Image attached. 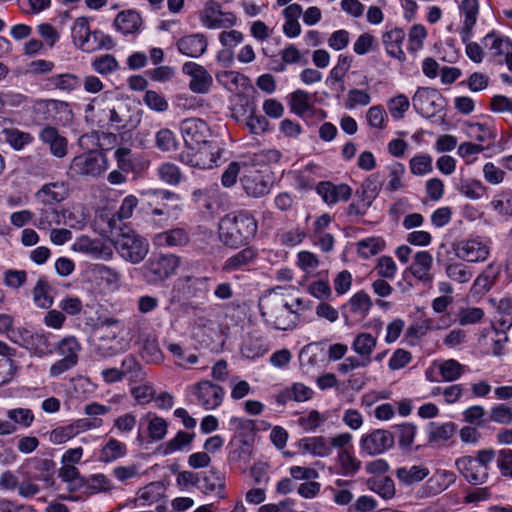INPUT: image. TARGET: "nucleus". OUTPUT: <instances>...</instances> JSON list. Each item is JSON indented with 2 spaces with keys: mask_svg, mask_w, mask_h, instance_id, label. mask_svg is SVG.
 <instances>
[{
  "mask_svg": "<svg viewBox=\"0 0 512 512\" xmlns=\"http://www.w3.org/2000/svg\"><path fill=\"white\" fill-rule=\"evenodd\" d=\"M258 224L247 211H235L226 214L219 222V239L227 247L238 248L256 235Z\"/></svg>",
  "mask_w": 512,
  "mask_h": 512,
  "instance_id": "obj_1",
  "label": "nucleus"
},
{
  "mask_svg": "<svg viewBox=\"0 0 512 512\" xmlns=\"http://www.w3.org/2000/svg\"><path fill=\"white\" fill-rule=\"evenodd\" d=\"M259 309L264 323L276 330H293L300 316L283 294L269 292L259 299Z\"/></svg>",
  "mask_w": 512,
  "mask_h": 512,
  "instance_id": "obj_2",
  "label": "nucleus"
},
{
  "mask_svg": "<svg viewBox=\"0 0 512 512\" xmlns=\"http://www.w3.org/2000/svg\"><path fill=\"white\" fill-rule=\"evenodd\" d=\"M140 195L146 199V206L149 211L146 212V221L154 228H164L168 225L171 217L177 218L181 207L180 205H170L163 203L160 207V202H180V196L172 191L166 189H145L141 190Z\"/></svg>",
  "mask_w": 512,
  "mask_h": 512,
  "instance_id": "obj_3",
  "label": "nucleus"
},
{
  "mask_svg": "<svg viewBox=\"0 0 512 512\" xmlns=\"http://www.w3.org/2000/svg\"><path fill=\"white\" fill-rule=\"evenodd\" d=\"M496 452L493 449H482L475 455H466L455 461V466L461 476L472 485H481L489 478V466Z\"/></svg>",
  "mask_w": 512,
  "mask_h": 512,
  "instance_id": "obj_4",
  "label": "nucleus"
},
{
  "mask_svg": "<svg viewBox=\"0 0 512 512\" xmlns=\"http://www.w3.org/2000/svg\"><path fill=\"white\" fill-rule=\"evenodd\" d=\"M180 263V257L174 254L154 255L142 266V275L148 283L157 284L174 275Z\"/></svg>",
  "mask_w": 512,
  "mask_h": 512,
  "instance_id": "obj_5",
  "label": "nucleus"
},
{
  "mask_svg": "<svg viewBox=\"0 0 512 512\" xmlns=\"http://www.w3.org/2000/svg\"><path fill=\"white\" fill-rule=\"evenodd\" d=\"M114 247L123 259L133 264L141 262L149 251L147 240L133 230L119 234Z\"/></svg>",
  "mask_w": 512,
  "mask_h": 512,
  "instance_id": "obj_6",
  "label": "nucleus"
},
{
  "mask_svg": "<svg viewBox=\"0 0 512 512\" xmlns=\"http://www.w3.org/2000/svg\"><path fill=\"white\" fill-rule=\"evenodd\" d=\"M106 155L98 150H90L73 158L70 171L73 175L98 177L108 169Z\"/></svg>",
  "mask_w": 512,
  "mask_h": 512,
  "instance_id": "obj_7",
  "label": "nucleus"
},
{
  "mask_svg": "<svg viewBox=\"0 0 512 512\" xmlns=\"http://www.w3.org/2000/svg\"><path fill=\"white\" fill-rule=\"evenodd\" d=\"M88 277L93 288L102 295H109L121 287V273L104 264H92L88 270Z\"/></svg>",
  "mask_w": 512,
  "mask_h": 512,
  "instance_id": "obj_8",
  "label": "nucleus"
},
{
  "mask_svg": "<svg viewBox=\"0 0 512 512\" xmlns=\"http://www.w3.org/2000/svg\"><path fill=\"white\" fill-rule=\"evenodd\" d=\"M224 150L216 143L209 142L199 147L197 151H186L180 154L181 162L199 169H211L217 166Z\"/></svg>",
  "mask_w": 512,
  "mask_h": 512,
  "instance_id": "obj_9",
  "label": "nucleus"
},
{
  "mask_svg": "<svg viewBox=\"0 0 512 512\" xmlns=\"http://www.w3.org/2000/svg\"><path fill=\"white\" fill-rule=\"evenodd\" d=\"M482 44L492 61L505 64L512 72V40L509 37L491 31L483 37Z\"/></svg>",
  "mask_w": 512,
  "mask_h": 512,
  "instance_id": "obj_10",
  "label": "nucleus"
},
{
  "mask_svg": "<svg viewBox=\"0 0 512 512\" xmlns=\"http://www.w3.org/2000/svg\"><path fill=\"white\" fill-rule=\"evenodd\" d=\"M199 20L207 29H226L235 25L236 17L232 12L221 10V4L207 0L199 12Z\"/></svg>",
  "mask_w": 512,
  "mask_h": 512,
  "instance_id": "obj_11",
  "label": "nucleus"
},
{
  "mask_svg": "<svg viewBox=\"0 0 512 512\" xmlns=\"http://www.w3.org/2000/svg\"><path fill=\"white\" fill-rule=\"evenodd\" d=\"M34 110L42 120L53 124H66L73 118L70 105L61 100H38L34 105Z\"/></svg>",
  "mask_w": 512,
  "mask_h": 512,
  "instance_id": "obj_12",
  "label": "nucleus"
},
{
  "mask_svg": "<svg viewBox=\"0 0 512 512\" xmlns=\"http://www.w3.org/2000/svg\"><path fill=\"white\" fill-rule=\"evenodd\" d=\"M456 256L466 262L478 263L485 261L490 255L489 241L480 236L458 241L454 245Z\"/></svg>",
  "mask_w": 512,
  "mask_h": 512,
  "instance_id": "obj_13",
  "label": "nucleus"
},
{
  "mask_svg": "<svg viewBox=\"0 0 512 512\" xmlns=\"http://www.w3.org/2000/svg\"><path fill=\"white\" fill-rule=\"evenodd\" d=\"M192 394L203 409L214 410L222 404L225 390L209 380H202L192 386Z\"/></svg>",
  "mask_w": 512,
  "mask_h": 512,
  "instance_id": "obj_14",
  "label": "nucleus"
},
{
  "mask_svg": "<svg viewBox=\"0 0 512 512\" xmlns=\"http://www.w3.org/2000/svg\"><path fill=\"white\" fill-rule=\"evenodd\" d=\"M180 131L185 145L194 150L199 145H207L210 128L205 121L199 118H187L180 124Z\"/></svg>",
  "mask_w": 512,
  "mask_h": 512,
  "instance_id": "obj_15",
  "label": "nucleus"
},
{
  "mask_svg": "<svg viewBox=\"0 0 512 512\" xmlns=\"http://www.w3.org/2000/svg\"><path fill=\"white\" fill-rule=\"evenodd\" d=\"M71 249L97 260L109 261L113 258V249L110 245L101 239H93L87 235L76 238Z\"/></svg>",
  "mask_w": 512,
  "mask_h": 512,
  "instance_id": "obj_16",
  "label": "nucleus"
},
{
  "mask_svg": "<svg viewBox=\"0 0 512 512\" xmlns=\"http://www.w3.org/2000/svg\"><path fill=\"white\" fill-rule=\"evenodd\" d=\"M394 445L393 434L385 429H374L362 435L360 439L361 450L371 456L382 454Z\"/></svg>",
  "mask_w": 512,
  "mask_h": 512,
  "instance_id": "obj_17",
  "label": "nucleus"
},
{
  "mask_svg": "<svg viewBox=\"0 0 512 512\" xmlns=\"http://www.w3.org/2000/svg\"><path fill=\"white\" fill-rule=\"evenodd\" d=\"M240 182L245 193L252 198H261L269 194L272 185L268 175L253 168L243 171Z\"/></svg>",
  "mask_w": 512,
  "mask_h": 512,
  "instance_id": "obj_18",
  "label": "nucleus"
},
{
  "mask_svg": "<svg viewBox=\"0 0 512 512\" xmlns=\"http://www.w3.org/2000/svg\"><path fill=\"white\" fill-rule=\"evenodd\" d=\"M416 111L425 117H432L442 108V96L434 88H418L412 98Z\"/></svg>",
  "mask_w": 512,
  "mask_h": 512,
  "instance_id": "obj_19",
  "label": "nucleus"
},
{
  "mask_svg": "<svg viewBox=\"0 0 512 512\" xmlns=\"http://www.w3.org/2000/svg\"><path fill=\"white\" fill-rule=\"evenodd\" d=\"M182 72L190 77L189 88L192 92L197 94L209 92L213 78L204 66L196 62H186L182 66Z\"/></svg>",
  "mask_w": 512,
  "mask_h": 512,
  "instance_id": "obj_20",
  "label": "nucleus"
},
{
  "mask_svg": "<svg viewBox=\"0 0 512 512\" xmlns=\"http://www.w3.org/2000/svg\"><path fill=\"white\" fill-rule=\"evenodd\" d=\"M70 189L64 181H55L42 185L34 194L35 199L44 206L63 202L69 197Z\"/></svg>",
  "mask_w": 512,
  "mask_h": 512,
  "instance_id": "obj_21",
  "label": "nucleus"
},
{
  "mask_svg": "<svg viewBox=\"0 0 512 512\" xmlns=\"http://www.w3.org/2000/svg\"><path fill=\"white\" fill-rule=\"evenodd\" d=\"M124 349L123 339L112 329L106 328L94 344V353L101 358L113 357Z\"/></svg>",
  "mask_w": 512,
  "mask_h": 512,
  "instance_id": "obj_22",
  "label": "nucleus"
},
{
  "mask_svg": "<svg viewBox=\"0 0 512 512\" xmlns=\"http://www.w3.org/2000/svg\"><path fill=\"white\" fill-rule=\"evenodd\" d=\"M40 141L48 146L50 153L56 158H64L68 153V140L57 128L46 125L39 132Z\"/></svg>",
  "mask_w": 512,
  "mask_h": 512,
  "instance_id": "obj_23",
  "label": "nucleus"
},
{
  "mask_svg": "<svg viewBox=\"0 0 512 512\" xmlns=\"http://www.w3.org/2000/svg\"><path fill=\"white\" fill-rule=\"evenodd\" d=\"M208 47L207 37L203 33H192L180 37L176 41V48L179 53L190 58H199Z\"/></svg>",
  "mask_w": 512,
  "mask_h": 512,
  "instance_id": "obj_24",
  "label": "nucleus"
},
{
  "mask_svg": "<svg viewBox=\"0 0 512 512\" xmlns=\"http://www.w3.org/2000/svg\"><path fill=\"white\" fill-rule=\"evenodd\" d=\"M317 193L327 205H334L338 202H346L352 196V188L345 183L333 184L329 181L318 183Z\"/></svg>",
  "mask_w": 512,
  "mask_h": 512,
  "instance_id": "obj_25",
  "label": "nucleus"
},
{
  "mask_svg": "<svg viewBox=\"0 0 512 512\" xmlns=\"http://www.w3.org/2000/svg\"><path fill=\"white\" fill-rule=\"evenodd\" d=\"M189 241L190 234L182 227H176L157 233L152 238L154 246L159 248L183 247L187 245Z\"/></svg>",
  "mask_w": 512,
  "mask_h": 512,
  "instance_id": "obj_26",
  "label": "nucleus"
},
{
  "mask_svg": "<svg viewBox=\"0 0 512 512\" xmlns=\"http://www.w3.org/2000/svg\"><path fill=\"white\" fill-rule=\"evenodd\" d=\"M460 11L464 19L459 34L462 42H467L472 38L473 28L477 23L479 14L478 0H462Z\"/></svg>",
  "mask_w": 512,
  "mask_h": 512,
  "instance_id": "obj_27",
  "label": "nucleus"
},
{
  "mask_svg": "<svg viewBox=\"0 0 512 512\" xmlns=\"http://www.w3.org/2000/svg\"><path fill=\"white\" fill-rule=\"evenodd\" d=\"M196 485L204 494H215L221 499L225 498V476L215 469L204 472L203 475L197 479Z\"/></svg>",
  "mask_w": 512,
  "mask_h": 512,
  "instance_id": "obj_28",
  "label": "nucleus"
},
{
  "mask_svg": "<svg viewBox=\"0 0 512 512\" xmlns=\"http://www.w3.org/2000/svg\"><path fill=\"white\" fill-rule=\"evenodd\" d=\"M433 265V257L428 251H418L413 258V263L408 268V271L418 281L427 284L433 280L431 273Z\"/></svg>",
  "mask_w": 512,
  "mask_h": 512,
  "instance_id": "obj_29",
  "label": "nucleus"
},
{
  "mask_svg": "<svg viewBox=\"0 0 512 512\" xmlns=\"http://www.w3.org/2000/svg\"><path fill=\"white\" fill-rule=\"evenodd\" d=\"M89 220V213L82 204H71L61 208V225L70 229L81 230Z\"/></svg>",
  "mask_w": 512,
  "mask_h": 512,
  "instance_id": "obj_30",
  "label": "nucleus"
},
{
  "mask_svg": "<svg viewBox=\"0 0 512 512\" xmlns=\"http://www.w3.org/2000/svg\"><path fill=\"white\" fill-rule=\"evenodd\" d=\"M405 36V31L399 27L387 30L382 35V43L386 53L399 61H404L406 58L405 52L402 49Z\"/></svg>",
  "mask_w": 512,
  "mask_h": 512,
  "instance_id": "obj_31",
  "label": "nucleus"
},
{
  "mask_svg": "<svg viewBox=\"0 0 512 512\" xmlns=\"http://www.w3.org/2000/svg\"><path fill=\"white\" fill-rule=\"evenodd\" d=\"M257 258V251L252 247H246L234 255L228 257L222 266L226 273H232L246 269Z\"/></svg>",
  "mask_w": 512,
  "mask_h": 512,
  "instance_id": "obj_32",
  "label": "nucleus"
},
{
  "mask_svg": "<svg viewBox=\"0 0 512 512\" xmlns=\"http://www.w3.org/2000/svg\"><path fill=\"white\" fill-rule=\"evenodd\" d=\"M372 307V300L370 296L364 291L356 292L348 302L343 305L342 313L347 317V312L359 318H365Z\"/></svg>",
  "mask_w": 512,
  "mask_h": 512,
  "instance_id": "obj_33",
  "label": "nucleus"
},
{
  "mask_svg": "<svg viewBox=\"0 0 512 512\" xmlns=\"http://www.w3.org/2000/svg\"><path fill=\"white\" fill-rule=\"evenodd\" d=\"M52 286L45 276H40L32 290L33 302L40 309H49L54 303Z\"/></svg>",
  "mask_w": 512,
  "mask_h": 512,
  "instance_id": "obj_34",
  "label": "nucleus"
},
{
  "mask_svg": "<svg viewBox=\"0 0 512 512\" xmlns=\"http://www.w3.org/2000/svg\"><path fill=\"white\" fill-rule=\"evenodd\" d=\"M54 350L59 356H61V358L69 360L77 365L82 346L75 336L68 335L57 342Z\"/></svg>",
  "mask_w": 512,
  "mask_h": 512,
  "instance_id": "obj_35",
  "label": "nucleus"
},
{
  "mask_svg": "<svg viewBox=\"0 0 512 512\" xmlns=\"http://www.w3.org/2000/svg\"><path fill=\"white\" fill-rule=\"evenodd\" d=\"M142 23L141 16L134 10H125L116 16L115 28L124 35L133 34L139 31Z\"/></svg>",
  "mask_w": 512,
  "mask_h": 512,
  "instance_id": "obj_36",
  "label": "nucleus"
},
{
  "mask_svg": "<svg viewBox=\"0 0 512 512\" xmlns=\"http://www.w3.org/2000/svg\"><path fill=\"white\" fill-rule=\"evenodd\" d=\"M51 333H31L27 349L30 353L37 357H45L51 355L54 351V347L50 341Z\"/></svg>",
  "mask_w": 512,
  "mask_h": 512,
  "instance_id": "obj_37",
  "label": "nucleus"
},
{
  "mask_svg": "<svg viewBox=\"0 0 512 512\" xmlns=\"http://www.w3.org/2000/svg\"><path fill=\"white\" fill-rule=\"evenodd\" d=\"M269 350L265 339L256 334H249L243 341L241 353L247 359H256L264 356Z\"/></svg>",
  "mask_w": 512,
  "mask_h": 512,
  "instance_id": "obj_38",
  "label": "nucleus"
},
{
  "mask_svg": "<svg viewBox=\"0 0 512 512\" xmlns=\"http://www.w3.org/2000/svg\"><path fill=\"white\" fill-rule=\"evenodd\" d=\"M385 192L394 193L405 187L403 182L406 173L405 166L400 162H393L386 167Z\"/></svg>",
  "mask_w": 512,
  "mask_h": 512,
  "instance_id": "obj_39",
  "label": "nucleus"
},
{
  "mask_svg": "<svg viewBox=\"0 0 512 512\" xmlns=\"http://www.w3.org/2000/svg\"><path fill=\"white\" fill-rule=\"evenodd\" d=\"M311 95L301 89L292 92L289 95V107L292 113L299 117H304L314 109L311 103Z\"/></svg>",
  "mask_w": 512,
  "mask_h": 512,
  "instance_id": "obj_40",
  "label": "nucleus"
},
{
  "mask_svg": "<svg viewBox=\"0 0 512 512\" xmlns=\"http://www.w3.org/2000/svg\"><path fill=\"white\" fill-rule=\"evenodd\" d=\"M126 454L127 446L125 443L116 438H109L100 449L99 460L103 463H111L123 458Z\"/></svg>",
  "mask_w": 512,
  "mask_h": 512,
  "instance_id": "obj_41",
  "label": "nucleus"
},
{
  "mask_svg": "<svg viewBox=\"0 0 512 512\" xmlns=\"http://www.w3.org/2000/svg\"><path fill=\"white\" fill-rule=\"evenodd\" d=\"M123 379L128 378L130 384L141 383L146 379V373L133 355H126L121 361Z\"/></svg>",
  "mask_w": 512,
  "mask_h": 512,
  "instance_id": "obj_42",
  "label": "nucleus"
},
{
  "mask_svg": "<svg viewBox=\"0 0 512 512\" xmlns=\"http://www.w3.org/2000/svg\"><path fill=\"white\" fill-rule=\"evenodd\" d=\"M1 138L17 151L23 150L25 146L30 145L34 140V137L30 133L14 127L4 128L1 131Z\"/></svg>",
  "mask_w": 512,
  "mask_h": 512,
  "instance_id": "obj_43",
  "label": "nucleus"
},
{
  "mask_svg": "<svg viewBox=\"0 0 512 512\" xmlns=\"http://www.w3.org/2000/svg\"><path fill=\"white\" fill-rule=\"evenodd\" d=\"M377 338L370 333L362 332L355 336L352 350L361 358L371 363V355L376 347Z\"/></svg>",
  "mask_w": 512,
  "mask_h": 512,
  "instance_id": "obj_44",
  "label": "nucleus"
},
{
  "mask_svg": "<svg viewBox=\"0 0 512 512\" xmlns=\"http://www.w3.org/2000/svg\"><path fill=\"white\" fill-rule=\"evenodd\" d=\"M114 45L115 44L111 36L100 30H94L90 32L86 41L81 43V50L83 52L91 53L101 49H112Z\"/></svg>",
  "mask_w": 512,
  "mask_h": 512,
  "instance_id": "obj_45",
  "label": "nucleus"
},
{
  "mask_svg": "<svg viewBox=\"0 0 512 512\" xmlns=\"http://www.w3.org/2000/svg\"><path fill=\"white\" fill-rule=\"evenodd\" d=\"M54 225L61 226V209L56 207L40 209L34 226L41 231H49Z\"/></svg>",
  "mask_w": 512,
  "mask_h": 512,
  "instance_id": "obj_46",
  "label": "nucleus"
},
{
  "mask_svg": "<svg viewBox=\"0 0 512 512\" xmlns=\"http://www.w3.org/2000/svg\"><path fill=\"white\" fill-rule=\"evenodd\" d=\"M430 471L426 466L413 465L410 467H400L396 470V476L400 482L406 485H412L420 482L429 475Z\"/></svg>",
  "mask_w": 512,
  "mask_h": 512,
  "instance_id": "obj_47",
  "label": "nucleus"
},
{
  "mask_svg": "<svg viewBox=\"0 0 512 512\" xmlns=\"http://www.w3.org/2000/svg\"><path fill=\"white\" fill-rule=\"evenodd\" d=\"M219 84L230 92H237L247 85V77L237 71H222L216 74Z\"/></svg>",
  "mask_w": 512,
  "mask_h": 512,
  "instance_id": "obj_48",
  "label": "nucleus"
},
{
  "mask_svg": "<svg viewBox=\"0 0 512 512\" xmlns=\"http://www.w3.org/2000/svg\"><path fill=\"white\" fill-rule=\"evenodd\" d=\"M300 448L317 457H326L331 454L329 443L322 437H306L300 441Z\"/></svg>",
  "mask_w": 512,
  "mask_h": 512,
  "instance_id": "obj_49",
  "label": "nucleus"
},
{
  "mask_svg": "<svg viewBox=\"0 0 512 512\" xmlns=\"http://www.w3.org/2000/svg\"><path fill=\"white\" fill-rule=\"evenodd\" d=\"M59 478L67 484L70 492H76L84 487V477L74 465H62L59 469Z\"/></svg>",
  "mask_w": 512,
  "mask_h": 512,
  "instance_id": "obj_50",
  "label": "nucleus"
},
{
  "mask_svg": "<svg viewBox=\"0 0 512 512\" xmlns=\"http://www.w3.org/2000/svg\"><path fill=\"white\" fill-rule=\"evenodd\" d=\"M191 297H201L208 291L209 277L183 276L178 279Z\"/></svg>",
  "mask_w": 512,
  "mask_h": 512,
  "instance_id": "obj_51",
  "label": "nucleus"
},
{
  "mask_svg": "<svg viewBox=\"0 0 512 512\" xmlns=\"http://www.w3.org/2000/svg\"><path fill=\"white\" fill-rule=\"evenodd\" d=\"M367 487L384 500L392 499L396 493L394 481L389 477L370 478L367 480Z\"/></svg>",
  "mask_w": 512,
  "mask_h": 512,
  "instance_id": "obj_52",
  "label": "nucleus"
},
{
  "mask_svg": "<svg viewBox=\"0 0 512 512\" xmlns=\"http://www.w3.org/2000/svg\"><path fill=\"white\" fill-rule=\"evenodd\" d=\"M484 317L485 311L476 306H462L456 314V320L460 326L479 324Z\"/></svg>",
  "mask_w": 512,
  "mask_h": 512,
  "instance_id": "obj_53",
  "label": "nucleus"
},
{
  "mask_svg": "<svg viewBox=\"0 0 512 512\" xmlns=\"http://www.w3.org/2000/svg\"><path fill=\"white\" fill-rule=\"evenodd\" d=\"M438 371L443 381L458 380L465 372V366L455 359H447L438 364Z\"/></svg>",
  "mask_w": 512,
  "mask_h": 512,
  "instance_id": "obj_54",
  "label": "nucleus"
},
{
  "mask_svg": "<svg viewBox=\"0 0 512 512\" xmlns=\"http://www.w3.org/2000/svg\"><path fill=\"white\" fill-rule=\"evenodd\" d=\"M491 268L492 265H489L483 273L476 277L469 291L470 297L480 298L492 288L495 276L488 273Z\"/></svg>",
  "mask_w": 512,
  "mask_h": 512,
  "instance_id": "obj_55",
  "label": "nucleus"
},
{
  "mask_svg": "<svg viewBox=\"0 0 512 512\" xmlns=\"http://www.w3.org/2000/svg\"><path fill=\"white\" fill-rule=\"evenodd\" d=\"M455 432V426L451 422H430L428 425L429 439L431 442L441 443L449 440Z\"/></svg>",
  "mask_w": 512,
  "mask_h": 512,
  "instance_id": "obj_56",
  "label": "nucleus"
},
{
  "mask_svg": "<svg viewBox=\"0 0 512 512\" xmlns=\"http://www.w3.org/2000/svg\"><path fill=\"white\" fill-rule=\"evenodd\" d=\"M385 247V241L380 237H368L358 241L357 253L363 259H368L381 252Z\"/></svg>",
  "mask_w": 512,
  "mask_h": 512,
  "instance_id": "obj_57",
  "label": "nucleus"
},
{
  "mask_svg": "<svg viewBox=\"0 0 512 512\" xmlns=\"http://www.w3.org/2000/svg\"><path fill=\"white\" fill-rule=\"evenodd\" d=\"M130 394L138 404L145 405L154 399L156 391L152 383L143 381L141 383L132 384Z\"/></svg>",
  "mask_w": 512,
  "mask_h": 512,
  "instance_id": "obj_58",
  "label": "nucleus"
},
{
  "mask_svg": "<svg viewBox=\"0 0 512 512\" xmlns=\"http://www.w3.org/2000/svg\"><path fill=\"white\" fill-rule=\"evenodd\" d=\"M432 156L419 153L413 156L409 161L410 172L415 176H424L433 171Z\"/></svg>",
  "mask_w": 512,
  "mask_h": 512,
  "instance_id": "obj_59",
  "label": "nucleus"
},
{
  "mask_svg": "<svg viewBox=\"0 0 512 512\" xmlns=\"http://www.w3.org/2000/svg\"><path fill=\"white\" fill-rule=\"evenodd\" d=\"M29 464L34 470L31 478L45 482L50 481L54 469L53 461L48 459H32Z\"/></svg>",
  "mask_w": 512,
  "mask_h": 512,
  "instance_id": "obj_60",
  "label": "nucleus"
},
{
  "mask_svg": "<svg viewBox=\"0 0 512 512\" xmlns=\"http://www.w3.org/2000/svg\"><path fill=\"white\" fill-rule=\"evenodd\" d=\"M90 20L87 17H78L73 22L71 37L74 44L81 50V43H84L90 35Z\"/></svg>",
  "mask_w": 512,
  "mask_h": 512,
  "instance_id": "obj_61",
  "label": "nucleus"
},
{
  "mask_svg": "<svg viewBox=\"0 0 512 512\" xmlns=\"http://www.w3.org/2000/svg\"><path fill=\"white\" fill-rule=\"evenodd\" d=\"M445 273L448 278L458 283H467L473 276L469 267L459 262L449 263L445 268Z\"/></svg>",
  "mask_w": 512,
  "mask_h": 512,
  "instance_id": "obj_62",
  "label": "nucleus"
},
{
  "mask_svg": "<svg viewBox=\"0 0 512 512\" xmlns=\"http://www.w3.org/2000/svg\"><path fill=\"white\" fill-rule=\"evenodd\" d=\"M342 475H354L360 469L361 462L348 450L342 449L337 456Z\"/></svg>",
  "mask_w": 512,
  "mask_h": 512,
  "instance_id": "obj_63",
  "label": "nucleus"
},
{
  "mask_svg": "<svg viewBox=\"0 0 512 512\" xmlns=\"http://www.w3.org/2000/svg\"><path fill=\"white\" fill-rule=\"evenodd\" d=\"M158 177L169 185L176 186L181 181V172L177 165L165 162L157 168Z\"/></svg>",
  "mask_w": 512,
  "mask_h": 512,
  "instance_id": "obj_64",
  "label": "nucleus"
}]
</instances>
